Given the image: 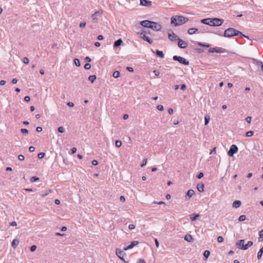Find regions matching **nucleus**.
Here are the masks:
<instances>
[{
	"mask_svg": "<svg viewBox=\"0 0 263 263\" xmlns=\"http://www.w3.org/2000/svg\"><path fill=\"white\" fill-rule=\"evenodd\" d=\"M198 31V29L192 28H190L187 30V32L190 34H193L195 33L196 32H197Z\"/></svg>",
	"mask_w": 263,
	"mask_h": 263,
	"instance_id": "nucleus-22",
	"label": "nucleus"
},
{
	"mask_svg": "<svg viewBox=\"0 0 263 263\" xmlns=\"http://www.w3.org/2000/svg\"><path fill=\"white\" fill-rule=\"evenodd\" d=\"M126 69L129 72H133L134 71L133 68L131 67H127Z\"/></svg>",
	"mask_w": 263,
	"mask_h": 263,
	"instance_id": "nucleus-64",
	"label": "nucleus"
},
{
	"mask_svg": "<svg viewBox=\"0 0 263 263\" xmlns=\"http://www.w3.org/2000/svg\"><path fill=\"white\" fill-rule=\"evenodd\" d=\"M17 158L19 159V160L23 161L24 160L25 157L23 155H20L17 156Z\"/></svg>",
	"mask_w": 263,
	"mask_h": 263,
	"instance_id": "nucleus-46",
	"label": "nucleus"
},
{
	"mask_svg": "<svg viewBox=\"0 0 263 263\" xmlns=\"http://www.w3.org/2000/svg\"><path fill=\"white\" fill-rule=\"evenodd\" d=\"M116 254L117 255L124 261L126 262L124 259V256L125 255V253L124 251L121 250L119 249H116Z\"/></svg>",
	"mask_w": 263,
	"mask_h": 263,
	"instance_id": "nucleus-9",
	"label": "nucleus"
},
{
	"mask_svg": "<svg viewBox=\"0 0 263 263\" xmlns=\"http://www.w3.org/2000/svg\"><path fill=\"white\" fill-rule=\"evenodd\" d=\"M102 13V11H98L95 12L93 14L91 15L93 23H96L98 22V18L96 16L97 14H99L100 15H101Z\"/></svg>",
	"mask_w": 263,
	"mask_h": 263,
	"instance_id": "nucleus-13",
	"label": "nucleus"
},
{
	"mask_svg": "<svg viewBox=\"0 0 263 263\" xmlns=\"http://www.w3.org/2000/svg\"><path fill=\"white\" fill-rule=\"evenodd\" d=\"M74 64L78 67L80 66V65H81L80 61L78 59H75L74 60Z\"/></svg>",
	"mask_w": 263,
	"mask_h": 263,
	"instance_id": "nucleus-34",
	"label": "nucleus"
},
{
	"mask_svg": "<svg viewBox=\"0 0 263 263\" xmlns=\"http://www.w3.org/2000/svg\"><path fill=\"white\" fill-rule=\"evenodd\" d=\"M86 26V23L85 22H81L80 24V28H84Z\"/></svg>",
	"mask_w": 263,
	"mask_h": 263,
	"instance_id": "nucleus-61",
	"label": "nucleus"
},
{
	"mask_svg": "<svg viewBox=\"0 0 263 263\" xmlns=\"http://www.w3.org/2000/svg\"><path fill=\"white\" fill-rule=\"evenodd\" d=\"M120 73L119 71H115L112 74V76L115 78H118L120 77Z\"/></svg>",
	"mask_w": 263,
	"mask_h": 263,
	"instance_id": "nucleus-32",
	"label": "nucleus"
},
{
	"mask_svg": "<svg viewBox=\"0 0 263 263\" xmlns=\"http://www.w3.org/2000/svg\"><path fill=\"white\" fill-rule=\"evenodd\" d=\"M16 239H14L12 242V246L14 249H15L16 247Z\"/></svg>",
	"mask_w": 263,
	"mask_h": 263,
	"instance_id": "nucleus-44",
	"label": "nucleus"
},
{
	"mask_svg": "<svg viewBox=\"0 0 263 263\" xmlns=\"http://www.w3.org/2000/svg\"><path fill=\"white\" fill-rule=\"evenodd\" d=\"M91 68V65L89 63H86L84 65V68L86 70H89Z\"/></svg>",
	"mask_w": 263,
	"mask_h": 263,
	"instance_id": "nucleus-41",
	"label": "nucleus"
},
{
	"mask_svg": "<svg viewBox=\"0 0 263 263\" xmlns=\"http://www.w3.org/2000/svg\"><path fill=\"white\" fill-rule=\"evenodd\" d=\"M36 249V246L35 245H32V246H31L30 247V251L31 252H34L35 251V250Z\"/></svg>",
	"mask_w": 263,
	"mask_h": 263,
	"instance_id": "nucleus-47",
	"label": "nucleus"
},
{
	"mask_svg": "<svg viewBox=\"0 0 263 263\" xmlns=\"http://www.w3.org/2000/svg\"><path fill=\"white\" fill-rule=\"evenodd\" d=\"M149 28L152 29L154 31H159L161 28V26L160 24L152 21V24H150Z\"/></svg>",
	"mask_w": 263,
	"mask_h": 263,
	"instance_id": "nucleus-6",
	"label": "nucleus"
},
{
	"mask_svg": "<svg viewBox=\"0 0 263 263\" xmlns=\"http://www.w3.org/2000/svg\"><path fill=\"white\" fill-rule=\"evenodd\" d=\"M262 254H263V247L259 250V251L257 253V259H260L261 258Z\"/></svg>",
	"mask_w": 263,
	"mask_h": 263,
	"instance_id": "nucleus-23",
	"label": "nucleus"
},
{
	"mask_svg": "<svg viewBox=\"0 0 263 263\" xmlns=\"http://www.w3.org/2000/svg\"><path fill=\"white\" fill-rule=\"evenodd\" d=\"M139 244L138 241H133L131 242L130 245L124 248V250L126 251L133 248L135 246Z\"/></svg>",
	"mask_w": 263,
	"mask_h": 263,
	"instance_id": "nucleus-11",
	"label": "nucleus"
},
{
	"mask_svg": "<svg viewBox=\"0 0 263 263\" xmlns=\"http://www.w3.org/2000/svg\"><path fill=\"white\" fill-rule=\"evenodd\" d=\"M140 4L144 6L149 7L152 6V2L148 0H140Z\"/></svg>",
	"mask_w": 263,
	"mask_h": 263,
	"instance_id": "nucleus-14",
	"label": "nucleus"
},
{
	"mask_svg": "<svg viewBox=\"0 0 263 263\" xmlns=\"http://www.w3.org/2000/svg\"><path fill=\"white\" fill-rule=\"evenodd\" d=\"M147 159H144L143 160V161H142V164H141V167H143V166H144L146 164V163H147Z\"/></svg>",
	"mask_w": 263,
	"mask_h": 263,
	"instance_id": "nucleus-45",
	"label": "nucleus"
},
{
	"mask_svg": "<svg viewBox=\"0 0 263 263\" xmlns=\"http://www.w3.org/2000/svg\"><path fill=\"white\" fill-rule=\"evenodd\" d=\"M77 148L76 147H73L72 148V149H71V154H75L77 152Z\"/></svg>",
	"mask_w": 263,
	"mask_h": 263,
	"instance_id": "nucleus-62",
	"label": "nucleus"
},
{
	"mask_svg": "<svg viewBox=\"0 0 263 263\" xmlns=\"http://www.w3.org/2000/svg\"><path fill=\"white\" fill-rule=\"evenodd\" d=\"M151 24H152V21L149 20H144L140 22V25L141 26L148 28H149Z\"/></svg>",
	"mask_w": 263,
	"mask_h": 263,
	"instance_id": "nucleus-12",
	"label": "nucleus"
},
{
	"mask_svg": "<svg viewBox=\"0 0 263 263\" xmlns=\"http://www.w3.org/2000/svg\"><path fill=\"white\" fill-rule=\"evenodd\" d=\"M212 20L213 21V23L212 25L213 26H220L223 23L224 21L223 19L218 18H213Z\"/></svg>",
	"mask_w": 263,
	"mask_h": 263,
	"instance_id": "nucleus-8",
	"label": "nucleus"
},
{
	"mask_svg": "<svg viewBox=\"0 0 263 263\" xmlns=\"http://www.w3.org/2000/svg\"><path fill=\"white\" fill-rule=\"evenodd\" d=\"M45 154L44 153H40L37 155V157L40 159H41L44 157Z\"/></svg>",
	"mask_w": 263,
	"mask_h": 263,
	"instance_id": "nucleus-40",
	"label": "nucleus"
},
{
	"mask_svg": "<svg viewBox=\"0 0 263 263\" xmlns=\"http://www.w3.org/2000/svg\"><path fill=\"white\" fill-rule=\"evenodd\" d=\"M168 37L172 41L178 40L179 39L178 36L171 30H170L168 32Z\"/></svg>",
	"mask_w": 263,
	"mask_h": 263,
	"instance_id": "nucleus-7",
	"label": "nucleus"
},
{
	"mask_svg": "<svg viewBox=\"0 0 263 263\" xmlns=\"http://www.w3.org/2000/svg\"><path fill=\"white\" fill-rule=\"evenodd\" d=\"M197 45L200 47H207V48L210 47V44L202 43L201 42H197Z\"/></svg>",
	"mask_w": 263,
	"mask_h": 263,
	"instance_id": "nucleus-26",
	"label": "nucleus"
},
{
	"mask_svg": "<svg viewBox=\"0 0 263 263\" xmlns=\"http://www.w3.org/2000/svg\"><path fill=\"white\" fill-rule=\"evenodd\" d=\"M178 40V46L179 48H182V49H185L187 47V44L186 42H185V41H183L182 40H181L180 39H179Z\"/></svg>",
	"mask_w": 263,
	"mask_h": 263,
	"instance_id": "nucleus-10",
	"label": "nucleus"
},
{
	"mask_svg": "<svg viewBox=\"0 0 263 263\" xmlns=\"http://www.w3.org/2000/svg\"><path fill=\"white\" fill-rule=\"evenodd\" d=\"M84 60L86 62H90L91 60L89 57H86L85 58Z\"/></svg>",
	"mask_w": 263,
	"mask_h": 263,
	"instance_id": "nucleus-54",
	"label": "nucleus"
},
{
	"mask_svg": "<svg viewBox=\"0 0 263 263\" xmlns=\"http://www.w3.org/2000/svg\"><path fill=\"white\" fill-rule=\"evenodd\" d=\"M42 127H41V126H37L36 128V130L37 132H41L42 131Z\"/></svg>",
	"mask_w": 263,
	"mask_h": 263,
	"instance_id": "nucleus-60",
	"label": "nucleus"
},
{
	"mask_svg": "<svg viewBox=\"0 0 263 263\" xmlns=\"http://www.w3.org/2000/svg\"><path fill=\"white\" fill-rule=\"evenodd\" d=\"M135 228V226L134 224H130L128 226V229L129 230H133Z\"/></svg>",
	"mask_w": 263,
	"mask_h": 263,
	"instance_id": "nucleus-59",
	"label": "nucleus"
},
{
	"mask_svg": "<svg viewBox=\"0 0 263 263\" xmlns=\"http://www.w3.org/2000/svg\"><path fill=\"white\" fill-rule=\"evenodd\" d=\"M203 173H202V172H200L199 173L198 175L197 176V177L198 178V179H201V178H202L203 177Z\"/></svg>",
	"mask_w": 263,
	"mask_h": 263,
	"instance_id": "nucleus-49",
	"label": "nucleus"
},
{
	"mask_svg": "<svg viewBox=\"0 0 263 263\" xmlns=\"http://www.w3.org/2000/svg\"><path fill=\"white\" fill-rule=\"evenodd\" d=\"M122 43H123V41H122V39H119L117 40V41H116L114 42V47L116 48V47H119L120 46H121V45L122 44Z\"/></svg>",
	"mask_w": 263,
	"mask_h": 263,
	"instance_id": "nucleus-17",
	"label": "nucleus"
},
{
	"mask_svg": "<svg viewBox=\"0 0 263 263\" xmlns=\"http://www.w3.org/2000/svg\"><path fill=\"white\" fill-rule=\"evenodd\" d=\"M222 35L226 37H231L234 36L240 35L248 38V36L244 35L241 32L233 28H229L225 30Z\"/></svg>",
	"mask_w": 263,
	"mask_h": 263,
	"instance_id": "nucleus-1",
	"label": "nucleus"
},
{
	"mask_svg": "<svg viewBox=\"0 0 263 263\" xmlns=\"http://www.w3.org/2000/svg\"><path fill=\"white\" fill-rule=\"evenodd\" d=\"M216 47L210 48L209 50V52H210V53H213V52L216 51Z\"/></svg>",
	"mask_w": 263,
	"mask_h": 263,
	"instance_id": "nucleus-53",
	"label": "nucleus"
},
{
	"mask_svg": "<svg viewBox=\"0 0 263 263\" xmlns=\"http://www.w3.org/2000/svg\"><path fill=\"white\" fill-rule=\"evenodd\" d=\"M244 243H245V240L241 239L237 242L236 245L239 249H240L242 250V247H243V246H245Z\"/></svg>",
	"mask_w": 263,
	"mask_h": 263,
	"instance_id": "nucleus-18",
	"label": "nucleus"
},
{
	"mask_svg": "<svg viewBox=\"0 0 263 263\" xmlns=\"http://www.w3.org/2000/svg\"><path fill=\"white\" fill-rule=\"evenodd\" d=\"M259 238L263 240V229L259 232Z\"/></svg>",
	"mask_w": 263,
	"mask_h": 263,
	"instance_id": "nucleus-51",
	"label": "nucleus"
},
{
	"mask_svg": "<svg viewBox=\"0 0 263 263\" xmlns=\"http://www.w3.org/2000/svg\"><path fill=\"white\" fill-rule=\"evenodd\" d=\"M29 60L28 59V58L25 57L23 59V62L25 63V64H28L29 63Z\"/></svg>",
	"mask_w": 263,
	"mask_h": 263,
	"instance_id": "nucleus-52",
	"label": "nucleus"
},
{
	"mask_svg": "<svg viewBox=\"0 0 263 263\" xmlns=\"http://www.w3.org/2000/svg\"><path fill=\"white\" fill-rule=\"evenodd\" d=\"M189 19L187 17L181 15H176L171 17V23L175 26H178L184 24L187 22Z\"/></svg>",
	"mask_w": 263,
	"mask_h": 263,
	"instance_id": "nucleus-2",
	"label": "nucleus"
},
{
	"mask_svg": "<svg viewBox=\"0 0 263 263\" xmlns=\"http://www.w3.org/2000/svg\"><path fill=\"white\" fill-rule=\"evenodd\" d=\"M184 239L188 242H191L193 240V237L191 235H186L184 237Z\"/></svg>",
	"mask_w": 263,
	"mask_h": 263,
	"instance_id": "nucleus-25",
	"label": "nucleus"
},
{
	"mask_svg": "<svg viewBox=\"0 0 263 263\" xmlns=\"http://www.w3.org/2000/svg\"><path fill=\"white\" fill-rule=\"evenodd\" d=\"M195 194V192L193 190H192V189H190L187 192V193L186 194V196H185V199L186 200H187V197L189 198H190L191 197H192L193 196V195H194Z\"/></svg>",
	"mask_w": 263,
	"mask_h": 263,
	"instance_id": "nucleus-15",
	"label": "nucleus"
},
{
	"mask_svg": "<svg viewBox=\"0 0 263 263\" xmlns=\"http://www.w3.org/2000/svg\"><path fill=\"white\" fill-rule=\"evenodd\" d=\"M173 60L178 61L180 64H183L184 65H189V61L183 57L178 55H174L173 57Z\"/></svg>",
	"mask_w": 263,
	"mask_h": 263,
	"instance_id": "nucleus-4",
	"label": "nucleus"
},
{
	"mask_svg": "<svg viewBox=\"0 0 263 263\" xmlns=\"http://www.w3.org/2000/svg\"><path fill=\"white\" fill-rule=\"evenodd\" d=\"M21 132L22 134H24V135H27L28 134V130L27 129H25V128H22L21 129Z\"/></svg>",
	"mask_w": 263,
	"mask_h": 263,
	"instance_id": "nucleus-38",
	"label": "nucleus"
},
{
	"mask_svg": "<svg viewBox=\"0 0 263 263\" xmlns=\"http://www.w3.org/2000/svg\"><path fill=\"white\" fill-rule=\"evenodd\" d=\"M252 60L257 66H260L261 67V65H263V62L260 61H258L255 59H253Z\"/></svg>",
	"mask_w": 263,
	"mask_h": 263,
	"instance_id": "nucleus-27",
	"label": "nucleus"
},
{
	"mask_svg": "<svg viewBox=\"0 0 263 263\" xmlns=\"http://www.w3.org/2000/svg\"><path fill=\"white\" fill-rule=\"evenodd\" d=\"M58 131L59 133H63L65 132V128L63 126L59 127L58 128Z\"/></svg>",
	"mask_w": 263,
	"mask_h": 263,
	"instance_id": "nucleus-37",
	"label": "nucleus"
},
{
	"mask_svg": "<svg viewBox=\"0 0 263 263\" xmlns=\"http://www.w3.org/2000/svg\"><path fill=\"white\" fill-rule=\"evenodd\" d=\"M155 54L159 57L161 58H163L164 57V54L162 51L156 50L155 51Z\"/></svg>",
	"mask_w": 263,
	"mask_h": 263,
	"instance_id": "nucleus-21",
	"label": "nucleus"
},
{
	"mask_svg": "<svg viewBox=\"0 0 263 263\" xmlns=\"http://www.w3.org/2000/svg\"><path fill=\"white\" fill-rule=\"evenodd\" d=\"M67 105L70 107H73L74 106V104L73 103L71 102H69L67 103Z\"/></svg>",
	"mask_w": 263,
	"mask_h": 263,
	"instance_id": "nucleus-58",
	"label": "nucleus"
},
{
	"mask_svg": "<svg viewBox=\"0 0 263 263\" xmlns=\"http://www.w3.org/2000/svg\"><path fill=\"white\" fill-rule=\"evenodd\" d=\"M91 163L93 165H97L98 164V161L96 160H93L92 161Z\"/></svg>",
	"mask_w": 263,
	"mask_h": 263,
	"instance_id": "nucleus-56",
	"label": "nucleus"
},
{
	"mask_svg": "<svg viewBox=\"0 0 263 263\" xmlns=\"http://www.w3.org/2000/svg\"><path fill=\"white\" fill-rule=\"evenodd\" d=\"M210 120V117L209 115H205L204 116V124L208 125Z\"/></svg>",
	"mask_w": 263,
	"mask_h": 263,
	"instance_id": "nucleus-24",
	"label": "nucleus"
},
{
	"mask_svg": "<svg viewBox=\"0 0 263 263\" xmlns=\"http://www.w3.org/2000/svg\"><path fill=\"white\" fill-rule=\"evenodd\" d=\"M96 79V76L95 75H91L88 77V80L90 81L92 83H93Z\"/></svg>",
	"mask_w": 263,
	"mask_h": 263,
	"instance_id": "nucleus-29",
	"label": "nucleus"
},
{
	"mask_svg": "<svg viewBox=\"0 0 263 263\" xmlns=\"http://www.w3.org/2000/svg\"><path fill=\"white\" fill-rule=\"evenodd\" d=\"M115 144L116 147H120L122 145V142L120 140H116Z\"/></svg>",
	"mask_w": 263,
	"mask_h": 263,
	"instance_id": "nucleus-33",
	"label": "nucleus"
},
{
	"mask_svg": "<svg viewBox=\"0 0 263 263\" xmlns=\"http://www.w3.org/2000/svg\"><path fill=\"white\" fill-rule=\"evenodd\" d=\"M204 185L202 183H200L197 184V189L199 192H203L204 191Z\"/></svg>",
	"mask_w": 263,
	"mask_h": 263,
	"instance_id": "nucleus-16",
	"label": "nucleus"
},
{
	"mask_svg": "<svg viewBox=\"0 0 263 263\" xmlns=\"http://www.w3.org/2000/svg\"><path fill=\"white\" fill-rule=\"evenodd\" d=\"M251 120H252V117H250V116H248L246 118V121L249 123H250L251 122Z\"/></svg>",
	"mask_w": 263,
	"mask_h": 263,
	"instance_id": "nucleus-48",
	"label": "nucleus"
},
{
	"mask_svg": "<svg viewBox=\"0 0 263 263\" xmlns=\"http://www.w3.org/2000/svg\"><path fill=\"white\" fill-rule=\"evenodd\" d=\"M210 252L208 250H205L204 252V253H203V256L204 257H205V260H206L208 259V258L209 257V256H210Z\"/></svg>",
	"mask_w": 263,
	"mask_h": 263,
	"instance_id": "nucleus-31",
	"label": "nucleus"
},
{
	"mask_svg": "<svg viewBox=\"0 0 263 263\" xmlns=\"http://www.w3.org/2000/svg\"><path fill=\"white\" fill-rule=\"evenodd\" d=\"M186 85H185V84H182V85H181V86H180V89H181V90H184V89H186Z\"/></svg>",
	"mask_w": 263,
	"mask_h": 263,
	"instance_id": "nucleus-57",
	"label": "nucleus"
},
{
	"mask_svg": "<svg viewBox=\"0 0 263 263\" xmlns=\"http://www.w3.org/2000/svg\"><path fill=\"white\" fill-rule=\"evenodd\" d=\"M238 147L236 145H232L230 148L229 151L228 152V154L230 157L233 156L234 154H236L238 152Z\"/></svg>",
	"mask_w": 263,
	"mask_h": 263,
	"instance_id": "nucleus-5",
	"label": "nucleus"
},
{
	"mask_svg": "<svg viewBox=\"0 0 263 263\" xmlns=\"http://www.w3.org/2000/svg\"><path fill=\"white\" fill-rule=\"evenodd\" d=\"M253 243L252 241H249L246 245H245V246L242 247V250H246L248 249L249 247H251L253 245Z\"/></svg>",
	"mask_w": 263,
	"mask_h": 263,
	"instance_id": "nucleus-19",
	"label": "nucleus"
},
{
	"mask_svg": "<svg viewBox=\"0 0 263 263\" xmlns=\"http://www.w3.org/2000/svg\"><path fill=\"white\" fill-rule=\"evenodd\" d=\"M138 34L140 35V37L142 39L145 41L147 42L149 44H152L153 41L152 39L149 38L148 36L145 34V29L143 28L141 29V32H138Z\"/></svg>",
	"mask_w": 263,
	"mask_h": 263,
	"instance_id": "nucleus-3",
	"label": "nucleus"
},
{
	"mask_svg": "<svg viewBox=\"0 0 263 263\" xmlns=\"http://www.w3.org/2000/svg\"><path fill=\"white\" fill-rule=\"evenodd\" d=\"M24 100L26 102H29L30 100V98L29 96H26L24 98Z\"/></svg>",
	"mask_w": 263,
	"mask_h": 263,
	"instance_id": "nucleus-63",
	"label": "nucleus"
},
{
	"mask_svg": "<svg viewBox=\"0 0 263 263\" xmlns=\"http://www.w3.org/2000/svg\"><path fill=\"white\" fill-rule=\"evenodd\" d=\"M209 20H210V18H204V19L201 20V22L204 24L209 25H210V24L209 23Z\"/></svg>",
	"mask_w": 263,
	"mask_h": 263,
	"instance_id": "nucleus-28",
	"label": "nucleus"
},
{
	"mask_svg": "<svg viewBox=\"0 0 263 263\" xmlns=\"http://www.w3.org/2000/svg\"><path fill=\"white\" fill-rule=\"evenodd\" d=\"M254 134V132L252 130L248 131L246 133V135L247 137H251Z\"/></svg>",
	"mask_w": 263,
	"mask_h": 263,
	"instance_id": "nucleus-36",
	"label": "nucleus"
},
{
	"mask_svg": "<svg viewBox=\"0 0 263 263\" xmlns=\"http://www.w3.org/2000/svg\"><path fill=\"white\" fill-rule=\"evenodd\" d=\"M217 241L219 242H222L223 241V238L222 236H218L217 237Z\"/></svg>",
	"mask_w": 263,
	"mask_h": 263,
	"instance_id": "nucleus-50",
	"label": "nucleus"
},
{
	"mask_svg": "<svg viewBox=\"0 0 263 263\" xmlns=\"http://www.w3.org/2000/svg\"><path fill=\"white\" fill-rule=\"evenodd\" d=\"M241 202L239 200H235L233 203V207L235 208H237L241 205Z\"/></svg>",
	"mask_w": 263,
	"mask_h": 263,
	"instance_id": "nucleus-20",
	"label": "nucleus"
},
{
	"mask_svg": "<svg viewBox=\"0 0 263 263\" xmlns=\"http://www.w3.org/2000/svg\"><path fill=\"white\" fill-rule=\"evenodd\" d=\"M246 216L245 215H241V216L239 217L238 220L239 221H243L246 219Z\"/></svg>",
	"mask_w": 263,
	"mask_h": 263,
	"instance_id": "nucleus-39",
	"label": "nucleus"
},
{
	"mask_svg": "<svg viewBox=\"0 0 263 263\" xmlns=\"http://www.w3.org/2000/svg\"><path fill=\"white\" fill-rule=\"evenodd\" d=\"M29 151L30 152H33L35 151V147L33 146H31L29 148Z\"/></svg>",
	"mask_w": 263,
	"mask_h": 263,
	"instance_id": "nucleus-55",
	"label": "nucleus"
},
{
	"mask_svg": "<svg viewBox=\"0 0 263 263\" xmlns=\"http://www.w3.org/2000/svg\"><path fill=\"white\" fill-rule=\"evenodd\" d=\"M157 109L160 111H163L164 110V107L162 105H158L157 106Z\"/></svg>",
	"mask_w": 263,
	"mask_h": 263,
	"instance_id": "nucleus-42",
	"label": "nucleus"
},
{
	"mask_svg": "<svg viewBox=\"0 0 263 263\" xmlns=\"http://www.w3.org/2000/svg\"><path fill=\"white\" fill-rule=\"evenodd\" d=\"M39 180V177H36V176H33V177L31 178L30 181L31 182H35V181H37Z\"/></svg>",
	"mask_w": 263,
	"mask_h": 263,
	"instance_id": "nucleus-35",
	"label": "nucleus"
},
{
	"mask_svg": "<svg viewBox=\"0 0 263 263\" xmlns=\"http://www.w3.org/2000/svg\"><path fill=\"white\" fill-rule=\"evenodd\" d=\"M200 215H194L193 216H191L190 218L192 221H194L196 220L198 217H199Z\"/></svg>",
	"mask_w": 263,
	"mask_h": 263,
	"instance_id": "nucleus-43",
	"label": "nucleus"
},
{
	"mask_svg": "<svg viewBox=\"0 0 263 263\" xmlns=\"http://www.w3.org/2000/svg\"><path fill=\"white\" fill-rule=\"evenodd\" d=\"M225 51H226V50L224 49H223L222 48H219V47H216L215 52H217V53H223Z\"/></svg>",
	"mask_w": 263,
	"mask_h": 263,
	"instance_id": "nucleus-30",
	"label": "nucleus"
}]
</instances>
